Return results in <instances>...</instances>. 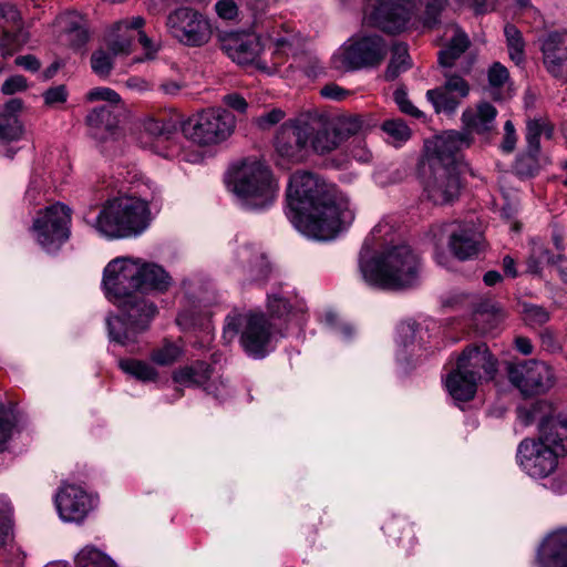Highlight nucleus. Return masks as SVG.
<instances>
[{
  "mask_svg": "<svg viewBox=\"0 0 567 567\" xmlns=\"http://www.w3.org/2000/svg\"><path fill=\"white\" fill-rule=\"evenodd\" d=\"M89 102L104 101L107 102L113 109H122L123 103L120 94L114 90L105 86L93 87L85 94Z\"/></svg>",
  "mask_w": 567,
  "mask_h": 567,
  "instance_id": "49530a36",
  "label": "nucleus"
},
{
  "mask_svg": "<svg viewBox=\"0 0 567 567\" xmlns=\"http://www.w3.org/2000/svg\"><path fill=\"white\" fill-rule=\"evenodd\" d=\"M350 7L359 0H340ZM413 0H364L363 23L388 33H400L409 28L413 17Z\"/></svg>",
  "mask_w": 567,
  "mask_h": 567,
  "instance_id": "f8f14e48",
  "label": "nucleus"
},
{
  "mask_svg": "<svg viewBox=\"0 0 567 567\" xmlns=\"http://www.w3.org/2000/svg\"><path fill=\"white\" fill-rule=\"evenodd\" d=\"M70 220V209L58 203L38 213L31 231L44 250L53 252L69 238Z\"/></svg>",
  "mask_w": 567,
  "mask_h": 567,
  "instance_id": "4468645a",
  "label": "nucleus"
},
{
  "mask_svg": "<svg viewBox=\"0 0 567 567\" xmlns=\"http://www.w3.org/2000/svg\"><path fill=\"white\" fill-rule=\"evenodd\" d=\"M141 270L140 258L128 256L112 259L103 270L105 296L121 310V316L106 318L109 338L127 348L137 343L157 313L156 306L140 295Z\"/></svg>",
  "mask_w": 567,
  "mask_h": 567,
  "instance_id": "f03ea898",
  "label": "nucleus"
},
{
  "mask_svg": "<svg viewBox=\"0 0 567 567\" xmlns=\"http://www.w3.org/2000/svg\"><path fill=\"white\" fill-rule=\"evenodd\" d=\"M476 378L453 370L445 379V386L450 395L458 402H466L474 398L477 389Z\"/></svg>",
  "mask_w": 567,
  "mask_h": 567,
  "instance_id": "2f4dec72",
  "label": "nucleus"
},
{
  "mask_svg": "<svg viewBox=\"0 0 567 567\" xmlns=\"http://www.w3.org/2000/svg\"><path fill=\"white\" fill-rule=\"evenodd\" d=\"M516 141L517 138L514 124L512 121H506L504 124V138L501 145L502 150L506 153L513 152L516 145Z\"/></svg>",
  "mask_w": 567,
  "mask_h": 567,
  "instance_id": "0e129e2a",
  "label": "nucleus"
},
{
  "mask_svg": "<svg viewBox=\"0 0 567 567\" xmlns=\"http://www.w3.org/2000/svg\"><path fill=\"white\" fill-rule=\"evenodd\" d=\"M351 155L359 162H369L372 157V153L367 146V143L361 137H355L351 142V148H350Z\"/></svg>",
  "mask_w": 567,
  "mask_h": 567,
  "instance_id": "680f3d73",
  "label": "nucleus"
},
{
  "mask_svg": "<svg viewBox=\"0 0 567 567\" xmlns=\"http://www.w3.org/2000/svg\"><path fill=\"white\" fill-rule=\"evenodd\" d=\"M507 48L511 59L520 64L525 58V43L520 31L513 24H507L504 29Z\"/></svg>",
  "mask_w": 567,
  "mask_h": 567,
  "instance_id": "a19ab883",
  "label": "nucleus"
},
{
  "mask_svg": "<svg viewBox=\"0 0 567 567\" xmlns=\"http://www.w3.org/2000/svg\"><path fill=\"white\" fill-rule=\"evenodd\" d=\"M540 51L546 71L567 82V30L547 33L540 40Z\"/></svg>",
  "mask_w": 567,
  "mask_h": 567,
  "instance_id": "412c9836",
  "label": "nucleus"
},
{
  "mask_svg": "<svg viewBox=\"0 0 567 567\" xmlns=\"http://www.w3.org/2000/svg\"><path fill=\"white\" fill-rule=\"evenodd\" d=\"M509 79V74L507 69L498 62H495L488 70V82L493 87L503 86L507 80Z\"/></svg>",
  "mask_w": 567,
  "mask_h": 567,
  "instance_id": "bf43d9fd",
  "label": "nucleus"
},
{
  "mask_svg": "<svg viewBox=\"0 0 567 567\" xmlns=\"http://www.w3.org/2000/svg\"><path fill=\"white\" fill-rule=\"evenodd\" d=\"M506 371L509 382L525 396L545 393L555 383L553 369L543 361L508 363Z\"/></svg>",
  "mask_w": 567,
  "mask_h": 567,
  "instance_id": "2eb2a0df",
  "label": "nucleus"
},
{
  "mask_svg": "<svg viewBox=\"0 0 567 567\" xmlns=\"http://www.w3.org/2000/svg\"><path fill=\"white\" fill-rule=\"evenodd\" d=\"M537 439L549 445L559 457H565L567 455V417L553 415L540 426Z\"/></svg>",
  "mask_w": 567,
  "mask_h": 567,
  "instance_id": "cd10ccee",
  "label": "nucleus"
},
{
  "mask_svg": "<svg viewBox=\"0 0 567 567\" xmlns=\"http://www.w3.org/2000/svg\"><path fill=\"white\" fill-rule=\"evenodd\" d=\"M285 116V113L279 109H274L270 112H267L260 115L257 118V124L261 128H268L277 123H279Z\"/></svg>",
  "mask_w": 567,
  "mask_h": 567,
  "instance_id": "338daca9",
  "label": "nucleus"
},
{
  "mask_svg": "<svg viewBox=\"0 0 567 567\" xmlns=\"http://www.w3.org/2000/svg\"><path fill=\"white\" fill-rule=\"evenodd\" d=\"M210 377V365L202 361H197L190 365L181 367L172 374V379L178 388L205 386V390L209 394H213L216 398H221L223 394L217 392V388H215L214 384L206 385V382ZM177 391L178 396H181L183 394L181 389Z\"/></svg>",
  "mask_w": 567,
  "mask_h": 567,
  "instance_id": "bb28decb",
  "label": "nucleus"
},
{
  "mask_svg": "<svg viewBox=\"0 0 567 567\" xmlns=\"http://www.w3.org/2000/svg\"><path fill=\"white\" fill-rule=\"evenodd\" d=\"M538 567H567V528L549 533L537 553Z\"/></svg>",
  "mask_w": 567,
  "mask_h": 567,
  "instance_id": "b1692460",
  "label": "nucleus"
},
{
  "mask_svg": "<svg viewBox=\"0 0 567 567\" xmlns=\"http://www.w3.org/2000/svg\"><path fill=\"white\" fill-rule=\"evenodd\" d=\"M554 264L556 260L551 254L540 243L533 241L532 254L528 259V271L532 274H539L542 264Z\"/></svg>",
  "mask_w": 567,
  "mask_h": 567,
  "instance_id": "de8ad7c7",
  "label": "nucleus"
},
{
  "mask_svg": "<svg viewBox=\"0 0 567 567\" xmlns=\"http://www.w3.org/2000/svg\"><path fill=\"white\" fill-rule=\"evenodd\" d=\"M393 96L401 112L414 117L422 116V112L411 103L406 92L403 89L395 90Z\"/></svg>",
  "mask_w": 567,
  "mask_h": 567,
  "instance_id": "4d7b16f0",
  "label": "nucleus"
},
{
  "mask_svg": "<svg viewBox=\"0 0 567 567\" xmlns=\"http://www.w3.org/2000/svg\"><path fill=\"white\" fill-rule=\"evenodd\" d=\"M388 53V45L378 34H354L331 56V66L340 72L357 71L379 65Z\"/></svg>",
  "mask_w": 567,
  "mask_h": 567,
  "instance_id": "1a4fd4ad",
  "label": "nucleus"
},
{
  "mask_svg": "<svg viewBox=\"0 0 567 567\" xmlns=\"http://www.w3.org/2000/svg\"><path fill=\"white\" fill-rule=\"evenodd\" d=\"M426 334L427 331L415 321L409 320L402 322L398 327V360L404 361L406 360L408 353H414L417 349H420Z\"/></svg>",
  "mask_w": 567,
  "mask_h": 567,
  "instance_id": "c85d7f7f",
  "label": "nucleus"
},
{
  "mask_svg": "<svg viewBox=\"0 0 567 567\" xmlns=\"http://www.w3.org/2000/svg\"><path fill=\"white\" fill-rule=\"evenodd\" d=\"M228 187L240 205L249 210L269 207L278 194V184L270 169L260 162H244L228 176Z\"/></svg>",
  "mask_w": 567,
  "mask_h": 567,
  "instance_id": "423d86ee",
  "label": "nucleus"
},
{
  "mask_svg": "<svg viewBox=\"0 0 567 567\" xmlns=\"http://www.w3.org/2000/svg\"><path fill=\"white\" fill-rule=\"evenodd\" d=\"M13 538L12 506L6 497H0V547Z\"/></svg>",
  "mask_w": 567,
  "mask_h": 567,
  "instance_id": "79ce46f5",
  "label": "nucleus"
},
{
  "mask_svg": "<svg viewBox=\"0 0 567 567\" xmlns=\"http://www.w3.org/2000/svg\"><path fill=\"white\" fill-rule=\"evenodd\" d=\"M382 130L395 146L411 137V130L402 120H388L382 124Z\"/></svg>",
  "mask_w": 567,
  "mask_h": 567,
  "instance_id": "37998d69",
  "label": "nucleus"
},
{
  "mask_svg": "<svg viewBox=\"0 0 567 567\" xmlns=\"http://www.w3.org/2000/svg\"><path fill=\"white\" fill-rule=\"evenodd\" d=\"M324 321L328 330L343 340L349 339L353 332V328L336 313L328 312Z\"/></svg>",
  "mask_w": 567,
  "mask_h": 567,
  "instance_id": "864d4df0",
  "label": "nucleus"
},
{
  "mask_svg": "<svg viewBox=\"0 0 567 567\" xmlns=\"http://www.w3.org/2000/svg\"><path fill=\"white\" fill-rule=\"evenodd\" d=\"M112 53L104 50L95 51L91 56V66L95 74L107 76L113 68Z\"/></svg>",
  "mask_w": 567,
  "mask_h": 567,
  "instance_id": "5fc2aeb1",
  "label": "nucleus"
},
{
  "mask_svg": "<svg viewBox=\"0 0 567 567\" xmlns=\"http://www.w3.org/2000/svg\"><path fill=\"white\" fill-rule=\"evenodd\" d=\"M182 355V349L173 342H165L161 348L155 349L151 359L158 365H171Z\"/></svg>",
  "mask_w": 567,
  "mask_h": 567,
  "instance_id": "a18cd8bd",
  "label": "nucleus"
},
{
  "mask_svg": "<svg viewBox=\"0 0 567 567\" xmlns=\"http://www.w3.org/2000/svg\"><path fill=\"white\" fill-rule=\"evenodd\" d=\"M427 100L432 103L436 113H453L461 103V97L447 91L443 85L426 92Z\"/></svg>",
  "mask_w": 567,
  "mask_h": 567,
  "instance_id": "c9c22d12",
  "label": "nucleus"
},
{
  "mask_svg": "<svg viewBox=\"0 0 567 567\" xmlns=\"http://www.w3.org/2000/svg\"><path fill=\"white\" fill-rule=\"evenodd\" d=\"M267 41L274 47L269 59L282 63V56L295 53L303 43V39L295 28L288 23H276L266 32Z\"/></svg>",
  "mask_w": 567,
  "mask_h": 567,
  "instance_id": "393cba45",
  "label": "nucleus"
},
{
  "mask_svg": "<svg viewBox=\"0 0 567 567\" xmlns=\"http://www.w3.org/2000/svg\"><path fill=\"white\" fill-rule=\"evenodd\" d=\"M85 24L84 18L75 11L64 12L56 18V28L61 33V37L76 31L78 28Z\"/></svg>",
  "mask_w": 567,
  "mask_h": 567,
  "instance_id": "8fccbe9b",
  "label": "nucleus"
},
{
  "mask_svg": "<svg viewBox=\"0 0 567 567\" xmlns=\"http://www.w3.org/2000/svg\"><path fill=\"white\" fill-rule=\"evenodd\" d=\"M150 223L148 200L124 196L106 202L90 225L101 237L114 240L140 236Z\"/></svg>",
  "mask_w": 567,
  "mask_h": 567,
  "instance_id": "39448f33",
  "label": "nucleus"
},
{
  "mask_svg": "<svg viewBox=\"0 0 567 567\" xmlns=\"http://www.w3.org/2000/svg\"><path fill=\"white\" fill-rule=\"evenodd\" d=\"M13 427L12 413L3 405H0V446H2L11 434Z\"/></svg>",
  "mask_w": 567,
  "mask_h": 567,
  "instance_id": "052dcab7",
  "label": "nucleus"
},
{
  "mask_svg": "<svg viewBox=\"0 0 567 567\" xmlns=\"http://www.w3.org/2000/svg\"><path fill=\"white\" fill-rule=\"evenodd\" d=\"M309 148L323 155L339 148L352 136H361L368 130V124L361 116H343L336 121L323 113H303Z\"/></svg>",
  "mask_w": 567,
  "mask_h": 567,
  "instance_id": "0eeeda50",
  "label": "nucleus"
},
{
  "mask_svg": "<svg viewBox=\"0 0 567 567\" xmlns=\"http://www.w3.org/2000/svg\"><path fill=\"white\" fill-rule=\"evenodd\" d=\"M553 416V408L546 401H537L527 406H519L517 409V420L523 426L537 424L538 432L540 426L550 420Z\"/></svg>",
  "mask_w": 567,
  "mask_h": 567,
  "instance_id": "f704fd0d",
  "label": "nucleus"
},
{
  "mask_svg": "<svg viewBox=\"0 0 567 567\" xmlns=\"http://www.w3.org/2000/svg\"><path fill=\"white\" fill-rule=\"evenodd\" d=\"M23 134L19 118L13 114H0V140L16 141Z\"/></svg>",
  "mask_w": 567,
  "mask_h": 567,
  "instance_id": "c03bdc74",
  "label": "nucleus"
},
{
  "mask_svg": "<svg viewBox=\"0 0 567 567\" xmlns=\"http://www.w3.org/2000/svg\"><path fill=\"white\" fill-rule=\"evenodd\" d=\"M277 154L290 162H302L309 151V141L303 114L284 123L275 140Z\"/></svg>",
  "mask_w": 567,
  "mask_h": 567,
  "instance_id": "a211bd4d",
  "label": "nucleus"
},
{
  "mask_svg": "<svg viewBox=\"0 0 567 567\" xmlns=\"http://www.w3.org/2000/svg\"><path fill=\"white\" fill-rule=\"evenodd\" d=\"M236 258L247 268L252 280H264L270 271L266 258L251 246L239 247L236 251Z\"/></svg>",
  "mask_w": 567,
  "mask_h": 567,
  "instance_id": "473e14b6",
  "label": "nucleus"
},
{
  "mask_svg": "<svg viewBox=\"0 0 567 567\" xmlns=\"http://www.w3.org/2000/svg\"><path fill=\"white\" fill-rule=\"evenodd\" d=\"M411 66L408 47L404 43H396L392 48V58L385 71V79L395 80L401 73Z\"/></svg>",
  "mask_w": 567,
  "mask_h": 567,
  "instance_id": "4c0bfd02",
  "label": "nucleus"
},
{
  "mask_svg": "<svg viewBox=\"0 0 567 567\" xmlns=\"http://www.w3.org/2000/svg\"><path fill=\"white\" fill-rule=\"evenodd\" d=\"M453 35L445 49L439 52V62L444 70H453L456 60L467 50L468 37L457 25H452Z\"/></svg>",
  "mask_w": 567,
  "mask_h": 567,
  "instance_id": "72a5a7b5",
  "label": "nucleus"
},
{
  "mask_svg": "<svg viewBox=\"0 0 567 567\" xmlns=\"http://www.w3.org/2000/svg\"><path fill=\"white\" fill-rule=\"evenodd\" d=\"M447 6V0H427L423 13V24L426 28H434L441 21V13Z\"/></svg>",
  "mask_w": 567,
  "mask_h": 567,
  "instance_id": "09e8293b",
  "label": "nucleus"
},
{
  "mask_svg": "<svg viewBox=\"0 0 567 567\" xmlns=\"http://www.w3.org/2000/svg\"><path fill=\"white\" fill-rule=\"evenodd\" d=\"M496 109L489 103H481L476 110L463 112L462 121L465 127L478 134H485L495 128Z\"/></svg>",
  "mask_w": 567,
  "mask_h": 567,
  "instance_id": "7c9ffc66",
  "label": "nucleus"
},
{
  "mask_svg": "<svg viewBox=\"0 0 567 567\" xmlns=\"http://www.w3.org/2000/svg\"><path fill=\"white\" fill-rule=\"evenodd\" d=\"M75 567H116L114 560L95 546L83 547L75 556Z\"/></svg>",
  "mask_w": 567,
  "mask_h": 567,
  "instance_id": "e433bc0d",
  "label": "nucleus"
},
{
  "mask_svg": "<svg viewBox=\"0 0 567 567\" xmlns=\"http://www.w3.org/2000/svg\"><path fill=\"white\" fill-rule=\"evenodd\" d=\"M145 20L141 16L124 18L116 21L105 35V43L114 56L127 55L132 52L133 42L138 38L145 53L143 59L137 62L154 60L158 47L145 34L143 27Z\"/></svg>",
  "mask_w": 567,
  "mask_h": 567,
  "instance_id": "ddd939ff",
  "label": "nucleus"
},
{
  "mask_svg": "<svg viewBox=\"0 0 567 567\" xmlns=\"http://www.w3.org/2000/svg\"><path fill=\"white\" fill-rule=\"evenodd\" d=\"M287 216L298 231L317 240H331L354 220L348 196L319 176L298 171L287 188Z\"/></svg>",
  "mask_w": 567,
  "mask_h": 567,
  "instance_id": "f257e3e1",
  "label": "nucleus"
},
{
  "mask_svg": "<svg viewBox=\"0 0 567 567\" xmlns=\"http://www.w3.org/2000/svg\"><path fill=\"white\" fill-rule=\"evenodd\" d=\"M220 48L235 63L271 75L280 61L269 59L259 35L246 32H226L220 35Z\"/></svg>",
  "mask_w": 567,
  "mask_h": 567,
  "instance_id": "9d476101",
  "label": "nucleus"
},
{
  "mask_svg": "<svg viewBox=\"0 0 567 567\" xmlns=\"http://www.w3.org/2000/svg\"><path fill=\"white\" fill-rule=\"evenodd\" d=\"M44 102L48 105H55L65 102L66 100V91L65 87L60 85L55 87H51L43 94Z\"/></svg>",
  "mask_w": 567,
  "mask_h": 567,
  "instance_id": "774afa93",
  "label": "nucleus"
},
{
  "mask_svg": "<svg viewBox=\"0 0 567 567\" xmlns=\"http://www.w3.org/2000/svg\"><path fill=\"white\" fill-rule=\"evenodd\" d=\"M443 76L445 78L443 86L447 91L455 93L461 99L468 95L470 85L461 75L455 74L453 70H444Z\"/></svg>",
  "mask_w": 567,
  "mask_h": 567,
  "instance_id": "3c124183",
  "label": "nucleus"
},
{
  "mask_svg": "<svg viewBox=\"0 0 567 567\" xmlns=\"http://www.w3.org/2000/svg\"><path fill=\"white\" fill-rule=\"evenodd\" d=\"M166 25L175 39L190 47L207 43L212 35L208 20L190 8H179L169 13Z\"/></svg>",
  "mask_w": 567,
  "mask_h": 567,
  "instance_id": "dca6fc26",
  "label": "nucleus"
},
{
  "mask_svg": "<svg viewBox=\"0 0 567 567\" xmlns=\"http://www.w3.org/2000/svg\"><path fill=\"white\" fill-rule=\"evenodd\" d=\"M142 268L138 275L140 292L146 291H166L172 285V278L168 272L159 265L147 262L140 258Z\"/></svg>",
  "mask_w": 567,
  "mask_h": 567,
  "instance_id": "c756f323",
  "label": "nucleus"
},
{
  "mask_svg": "<svg viewBox=\"0 0 567 567\" xmlns=\"http://www.w3.org/2000/svg\"><path fill=\"white\" fill-rule=\"evenodd\" d=\"M538 153L526 151L519 155L515 163V171L524 177L533 176L538 169Z\"/></svg>",
  "mask_w": 567,
  "mask_h": 567,
  "instance_id": "603ef678",
  "label": "nucleus"
},
{
  "mask_svg": "<svg viewBox=\"0 0 567 567\" xmlns=\"http://www.w3.org/2000/svg\"><path fill=\"white\" fill-rule=\"evenodd\" d=\"M523 312L525 316V320L529 324H544L549 319V313L539 306L536 305H524Z\"/></svg>",
  "mask_w": 567,
  "mask_h": 567,
  "instance_id": "6e6d98bb",
  "label": "nucleus"
},
{
  "mask_svg": "<svg viewBox=\"0 0 567 567\" xmlns=\"http://www.w3.org/2000/svg\"><path fill=\"white\" fill-rule=\"evenodd\" d=\"M471 137L467 133L454 131L427 141L425 144L426 159L431 167V175L424 183V193L429 200L435 205L451 204L458 198L461 184L457 165L460 152L468 147Z\"/></svg>",
  "mask_w": 567,
  "mask_h": 567,
  "instance_id": "20e7f679",
  "label": "nucleus"
},
{
  "mask_svg": "<svg viewBox=\"0 0 567 567\" xmlns=\"http://www.w3.org/2000/svg\"><path fill=\"white\" fill-rule=\"evenodd\" d=\"M62 38H63V41L69 43L70 45H72L74 48H80L87 41V38H89L86 25L84 24V25L78 28L76 31L74 30V31L63 35Z\"/></svg>",
  "mask_w": 567,
  "mask_h": 567,
  "instance_id": "69168bd1",
  "label": "nucleus"
},
{
  "mask_svg": "<svg viewBox=\"0 0 567 567\" xmlns=\"http://www.w3.org/2000/svg\"><path fill=\"white\" fill-rule=\"evenodd\" d=\"M118 365L125 373L143 382L155 381L158 377L157 371L144 361L133 359L121 360Z\"/></svg>",
  "mask_w": 567,
  "mask_h": 567,
  "instance_id": "ea45409f",
  "label": "nucleus"
},
{
  "mask_svg": "<svg viewBox=\"0 0 567 567\" xmlns=\"http://www.w3.org/2000/svg\"><path fill=\"white\" fill-rule=\"evenodd\" d=\"M545 134L547 138L551 137L553 128L543 120H529L526 127V151L539 153L540 136Z\"/></svg>",
  "mask_w": 567,
  "mask_h": 567,
  "instance_id": "58836bf2",
  "label": "nucleus"
},
{
  "mask_svg": "<svg viewBox=\"0 0 567 567\" xmlns=\"http://www.w3.org/2000/svg\"><path fill=\"white\" fill-rule=\"evenodd\" d=\"M393 226L382 220L374 226L360 252V271L364 281L375 288L400 290L414 286L420 274V258L408 245L385 248L371 257L373 248L392 241Z\"/></svg>",
  "mask_w": 567,
  "mask_h": 567,
  "instance_id": "7ed1b4c3",
  "label": "nucleus"
},
{
  "mask_svg": "<svg viewBox=\"0 0 567 567\" xmlns=\"http://www.w3.org/2000/svg\"><path fill=\"white\" fill-rule=\"evenodd\" d=\"M0 51L4 56L11 55L29 39L20 11L8 2L0 3Z\"/></svg>",
  "mask_w": 567,
  "mask_h": 567,
  "instance_id": "aec40b11",
  "label": "nucleus"
},
{
  "mask_svg": "<svg viewBox=\"0 0 567 567\" xmlns=\"http://www.w3.org/2000/svg\"><path fill=\"white\" fill-rule=\"evenodd\" d=\"M111 106H97L86 115V125L91 136L99 142H106L118 133V115Z\"/></svg>",
  "mask_w": 567,
  "mask_h": 567,
  "instance_id": "a878e982",
  "label": "nucleus"
},
{
  "mask_svg": "<svg viewBox=\"0 0 567 567\" xmlns=\"http://www.w3.org/2000/svg\"><path fill=\"white\" fill-rule=\"evenodd\" d=\"M236 126L235 116L219 107L197 113L182 125L184 136L200 146L216 145L226 141Z\"/></svg>",
  "mask_w": 567,
  "mask_h": 567,
  "instance_id": "9b49d317",
  "label": "nucleus"
},
{
  "mask_svg": "<svg viewBox=\"0 0 567 567\" xmlns=\"http://www.w3.org/2000/svg\"><path fill=\"white\" fill-rule=\"evenodd\" d=\"M59 516L66 523H82L94 508V501L81 486L63 485L55 495Z\"/></svg>",
  "mask_w": 567,
  "mask_h": 567,
  "instance_id": "6ab92c4d",
  "label": "nucleus"
},
{
  "mask_svg": "<svg viewBox=\"0 0 567 567\" xmlns=\"http://www.w3.org/2000/svg\"><path fill=\"white\" fill-rule=\"evenodd\" d=\"M237 337L248 355L264 358L270 350L271 326L262 313L234 309L225 319L223 339L230 343Z\"/></svg>",
  "mask_w": 567,
  "mask_h": 567,
  "instance_id": "6e6552de",
  "label": "nucleus"
},
{
  "mask_svg": "<svg viewBox=\"0 0 567 567\" xmlns=\"http://www.w3.org/2000/svg\"><path fill=\"white\" fill-rule=\"evenodd\" d=\"M27 89V81L21 75H13L4 81L1 91L3 94H14Z\"/></svg>",
  "mask_w": 567,
  "mask_h": 567,
  "instance_id": "e2e57ef3",
  "label": "nucleus"
},
{
  "mask_svg": "<svg viewBox=\"0 0 567 567\" xmlns=\"http://www.w3.org/2000/svg\"><path fill=\"white\" fill-rule=\"evenodd\" d=\"M455 370L471 374L476 380H491L497 370L496 360L491 354L487 346L481 343L463 351Z\"/></svg>",
  "mask_w": 567,
  "mask_h": 567,
  "instance_id": "5701e85b",
  "label": "nucleus"
},
{
  "mask_svg": "<svg viewBox=\"0 0 567 567\" xmlns=\"http://www.w3.org/2000/svg\"><path fill=\"white\" fill-rule=\"evenodd\" d=\"M268 309L272 316L278 318H281L285 315L290 313L289 302L285 298L276 293L268 296Z\"/></svg>",
  "mask_w": 567,
  "mask_h": 567,
  "instance_id": "13d9d810",
  "label": "nucleus"
},
{
  "mask_svg": "<svg viewBox=\"0 0 567 567\" xmlns=\"http://www.w3.org/2000/svg\"><path fill=\"white\" fill-rule=\"evenodd\" d=\"M517 462L533 478L549 477L558 467L559 456L539 439H525L517 447Z\"/></svg>",
  "mask_w": 567,
  "mask_h": 567,
  "instance_id": "f3484780",
  "label": "nucleus"
},
{
  "mask_svg": "<svg viewBox=\"0 0 567 567\" xmlns=\"http://www.w3.org/2000/svg\"><path fill=\"white\" fill-rule=\"evenodd\" d=\"M447 246L451 252L460 260L475 257L482 248V234L476 230L473 224H449Z\"/></svg>",
  "mask_w": 567,
  "mask_h": 567,
  "instance_id": "4be33fe9",
  "label": "nucleus"
}]
</instances>
